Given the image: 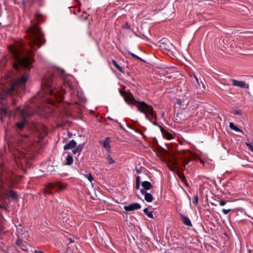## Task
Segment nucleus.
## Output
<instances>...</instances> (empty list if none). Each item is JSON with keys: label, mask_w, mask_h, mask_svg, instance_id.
<instances>
[{"label": "nucleus", "mask_w": 253, "mask_h": 253, "mask_svg": "<svg viewBox=\"0 0 253 253\" xmlns=\"http://www.w3.org/2000/svg\"><path fill=\"white\" fill-rule=\"evenodd\" d=\"M57 73L62 75L63 71L55 69L49 72L45 76L42 82V90L39 92V96L42 98L43 101L48 103L53 104L55 100L60 102L64 99L63 89L54 86V77Z\"/></svg>", "instance_id": "1"}, {"label": "nucleus", "mask_w": 253, "mask_h": 253, "mask_svg": "<svg viewBox=\"0 0 253 253\" xmlns=\"http://www.w3.org/2000/svg\"><path fill=\"white\" fill-rule=\"evenodd\" d=\"M9 49L14 60L13 67L16 69L18 70L19 66L27 70L29 65L32 64L34 54L31 50H25L22 43L15 45H10Z\"/></svg>", "instance_id": "2"}, {"label": "nucleus", "mask_w": 253, "mask_h": 253, "mask_svg": "<svg viewBox=\"0 0 253 253\" xmlns=\"http://www.w3.org/2000/svg\"><path fill=\"white\" fill-rule=\"evenodd\" d=\"M27 35L30 40V46L34 48V45H37L40 47L44 44L43 35L41 29L37 24H33L27 30Z\"/></svg>", "instance_id": "3"}, {"label": "nucleus", "mask_w": 253, "mask_h": 253, "mask_svg": "<svg viewBox=\"0 0 253 253\" xmlns=\"http://www.w3.org/2000/svg\"><path fill=\"white\" fill-rule=\"evenodd\" d=\"M28 76L26 75L22 76L20 79L16 81L12 85V87L7 90H0V101L4 100L6 97L7 94H11L12 92L18 87H23L28 80Z\"/></svg>", "instance_id": "4"}, {"label": "nucleus", "mask_w": 253, "mask_h": 253, "mask_svg": "<svg viewBox=\"0 0 253 253\" xmlns=\"http://www.w3.org/2000/svg\"><path fill=\"white\" fill-rule=\"evenodd\" d=\"M8 147L18 167H20L26 162V155L23 151L12 144H9Z\"/></svg>", "instance_id": "5"}, {"label": "nucleus", "mask_w": 253, "mask_h": 253, "mask_svg": "<svg viewBox=\"0 0 253 253\" xmlns=\"http://www.w3.org/2000/svg\"><path fill=\"white\" fill-rule=\"evenodd\" d=\"M137 103V109L141 113L145 115H150L151 116L155 117L156 114L154 113L153 108L152 106L149 105L144 101H136Z\"/></svg>", "instance_id": "6"}, {"label": "nucleus", "mask_w": 253, "mask_h": 253, "mask_svg": "<svg viewBox=\"0 0 253 253\" xmlns=\"http://www.w3.org/2000/svg\"><path fill=\"white\" fill-rule=\"evenodd\" d=\"M33 114V113L31 111L30 108L28 106L26 107L21 111L22 120L16 124V126L18 129L22 130L23 128L25 123L26 118L32 116Z\"/></svg>", "instance_id": "7"}, {"label": "nucleus", "mask_w": 253, "mask_h": 253, "mask_svg": "<svg viewBox=\"0 0 253 253\" xmlns=\"http://www.w3.org/2000/svg\"><path fill=\"white\" fill-rule=\"evenodd\" d=\"M66 187V184H64L60 181H57L54 183H49L46 187L45 193L46 194L52 193L51 190L56 189L58 191H63Z\"/></svg>", "instance_id": "8"}, {"label": "nucleus", "mask_w": 253, "mask_h": 253, "mask_svg": "<svg viewBox=\"0 0 253 253\" xmlns=\"http://www.w3.org/2000/svg\"><path fill=\"white\" fill-rule=\"evenodd\" d=\"M167 166L169 169L172 171L178 170L179 168V166L177 159L174 157H170L167 163Z\"/></svg>", "instance_id": "9"}, {"label": "nucleus", "mask_w": 253, "mask_h": 253, "mask_svg": "<svg viewBox=\"0 0 253 253\" xmlns=\"http://www.w3.org/2000/svg\"><path fill=\"white\" fill-rule=\"evenodd\" d=\"M141 205L137 203H134L129 204L128 206H126L124 207V209L126 211H132L135 210H139L141 208Z\"/></svg>", "instance_id": "10"}, {"label": "nucleus", "mask_w": 253, "mask_h": 253, "mask_svg": "<svg viewBox=\"0 0 253 253\" xmlns=\"http://www.w3.org/2000/svg\"><path fill=\"white\" fill-rule=\"evenodd\" d=\"M231 81L233 85L241 88H248L249 86L244 81H237L235 79H231Z\"/></svg>", "instance_id": "11"}, {"label": "nucleus", "mask_w": 253, "mask_h": 253, "mask_svg": "<svg viewBox=\"0 0 253 253\" xmlns=\"http://www.w3.org/2000/svg\"><path fill=\"white\" fill-rule=\"evenodd\" d=\"M110 142V138L108 137H106L104 140L101 141L100 143L103 145V147L106 149V151L110 152L111 149Z\"/></svg>", "instance_id": "12"}, {"label": "nucleus", "mask_w": 253, "mask_h": 253, "mask_svg": "<svg viewBox=\"0 0 253 253\" xmlns=\"http://www.w3.org/2000/svg\"><path fill=\"white\" fill-rule=\"evenodd\" d=\"M140 192L142 195H144L145 200L147 202H151L153 201L154 198L152 194L147 193L146 191H145V189H141Z\"/></svg>", "instance_id": "13"}, {"label": "nucleus", "mask_w": 253, "mask_h": 253, "mask_svg": "<svg viewBox=\"0 0 253 253\" xmlns=\"http://www.w3.org/2000/svg\"><path fill=\"white\" fill-rule=\"evenodd\" d=\"M120 93L123 96L125 101L127 103L133 104L134 102H136V101H137L136 100H134L133 99H132L131 96L127 95L126 92L120 91Z\"/></svg>", "instance_id": "14"}, {"label": "nucleus", "mask_w": 253, "mask_h": 253, "mask_svg": "<svg viewBox=\"0 0 253 253\" xmlns=\"http://www.w3.org/2000/svg\"><path fill=\"white\" fill-rule=\"evenodd\" d=\"M77 144L76 142L74 140H71L68 144L64 146V150H69L75 147Z\"/></svg>", "instance_id": "15"}, {"label": "nucleus", "mask_w": 253, "mask_h": 253, "mask_svg": "<svg viewBox=\"0 0 253 253\" xmlns=\"http://www.w3.org/2000/svg\"><path fill=\"white\" fill-rule=\"evenodd\" d=\"M180 216L182 219L183 223L185 225L187 226H192V224L191 223V222L188 217L182 214H180Z\"/></svg>", "instance_id": "16"}, {"label": "nucleus", "mask_w": 253, "mask_h": 253, "mask_svg": "<svg viewBox=\"0 0 253 253\" xmlns=\"http://www.w3.org/2000/svg\"><path fill=\"white\" fill-rule=\"evenodd\" d=\"M6 194L8 197L11 198L12 199H17L18 198L17 193L12 190L7 191Z\"/></svg>", "instance_id": "17"}, {"label": "nucleus", "mask_w": 253, "mask_h": 253, "mask_svg": "<svg viewBox=\"0 0 253 253\" xmlns=\"http://www.w3.org/2000/svg\"><path fill=\"white\" fill-rule=\"evenodd\" d=\"M142 186L143 187V188L142 189H145V191H146V190L150 189L152 187V185L151 184V183L147 181H143L142 183Z\"/></svg>", "instance_id": "18"}, {"label": "nucleus", "mask_w": 253, "mask_h": 253, "mask_svg": "<svg viewBox=\"0 0 253 253\" xmlns=\"http://www.w3.org/2000/svg\"><path fill=\"white\" fill-rule=\"evenodd\" d=\"M186 119L185 117H183V113L181 111L177 113L176 115V120L177 122H181Z\"/></svg>", "instance_id": "19"}, {"label": "nucleus", "mask_w": 253, "mask_h": 253, "mask_svg": "<svg viewBox=\"0 0 253 253\" xmlns=\"http://www.w3.org/2000/svg\"><path fill=\"white\" fill-rule=\"evenodd\" d=\"M112 63L113 64V65L119 71H120L122 73H123V69L118 64L117 62L114 60H112Z\"/></svg>", "instance_id": "20"}, {"label": "nucleus", "mask_w": 253, "mask_h": 253, "mask_svg": "<svg viewBox=\"0 0 253 253\" xmlns=\"http://www.w3.org/2000/svg\"><path fill=\"white\" fill-rule=\"evenodd\" d=\"M230 128L231 129L234 130L237 132H241L242 130L239 128L237 126H235L233 123H230L229 124Z\"/></svg>", "instance_id": "21"}, {"label": "nucleus", "mask_w": 253, "mask_h": 253, "mask_svg": "<svg viewBox=\"0 0 253 253\" xmlns=\"http://www.w3.org/2000/svg\"><path fill=\"white\" fill-rule=\"evenodd\" d=\"M163 135L166 139L169 140H170L172 138V135L166 130L163 132Z\"/></svg>", "instance_id": "22"}, {"label": "nucleus", "mask_w": 253, "mask_h": 253, "mask_svg": "<svg viewBox=\"0 0 253 253\" xmlns=\"http://www.w3.org/2000/svg\"><path fill=\"white\" fill-rule=\"evenodd\" d=\"M73 162V159L71 155H69L66 158V164L68 165H71Z\"/></svg>", "instance_id": "23"}, {"label": "nucleus", "mask_w": 253, "mask_h": 253, "mask_svg": "<svg viewBox=\"0 0 253 253\" xmlns=\"http://www.w3.org/2000/svg\"><path fill=\"white\" fill-rule=\"evenodd\" d=\"M144 212L150 218H153V214L152 211H149L147 208H145L144 211Z\"/></svg>", "instance_id": "24"}, {"label": "nucleus", "mask_w": 253, "mask_h": 253, "mask_svg": "<svg viewBox=\"0 0 253 253\" xmlns=\"http://www.w3.org/2000/svg\"><path fill=\"white\" fill-rule=\"evenodd\" d=\"M145 117L147 119L149 120L151 122L153 123L154 125H157L156 122H153V119L155 118V120H156V117H155V116L154 117L151 116L149 114L146 115Z\"/></svg>", "instance_id": "25"}, {"label": "nucleus", "mask_w": 253, "mask_h": 253, "mask_svg": "<svg viewBox=\"0 0 253 253\" xmlns=\"http://www.w3.org/2000/svg\"><path fill=\"white\" fill-rule=\"evenodd\" d=\"M191 161V159L188 158H184L182 160V164L183 166L186 167L189 163Z\"/></svg>", "instance_id": "26"}, {"label": "nucleus", "mask_w": 253, "mask_h": 253, "mask_svg": "<svg viewBox=\"0 0 253 253\" xmlns=\"http://www.w3.org/2000/svg\"><path fill=\"white\" fill-rule=\"evenodd\" d=\"M72 10L75 14H76L77 13L80 11V5L79 6L72 7Z\"/></svg>", "instance_id": "27"}, {"label": "nucleus", "mask_w": 253, "mask_h": 253, "mask_svg": "<svg viewBox=\"0 0 253 253\" xmlns=\"http://www.w3.org/2000/svg\"><path fill=\"white\" fill-rule=\"evenodd\" d=\"M232 113L235 115H241L242 114V111L240 109H234L232 111Z\"/></svg>", "instance_id": "28"}, {"label": "nucleus", "mask_w": 253, "mask_h": 253, "mask_svg": "<svg viewBox=\"0 0 253 253\" xmlns=\"http://www.w3.org/2000/svg\"><path fill=\"white\" fill-rule=\"evenodd\" d=\"M84 176L88 179V180L91 182L93 180V177L90 173L84 174Z\"/></svg>", "instance_id": "29"}, {"label": "nucleus", "mask_w": 253, "mask_h": 253, "mask_svg": "<svg viewBox=\"0 0 253 253\" xmlns=\"http://www.w3.org/2000/svg\"><path fill=\"white\" fill-rule=\"evenodd\" d=\"M3 169V166H1L0 167V171L2 170ZM4 172L0 171V177L1 180H2V179L4 178Z\"/></svg>", "instance_id": "30"}, {"label": "nucleus", "mask_w": 253, "mask_h": 253, "mask_svg": "<svg viewBox=\"0 0 253 253\" xmlns=\"http://www.w3.org/2000/svg\"><path fill=\"white\" fill-rule=\"evenodd\" d=\"M198 202V196L197 195H195L194 196L193 199V200H192V203L196 205L197 204Z\"/></svg>", "instance_id": "31"}, {"label": "nucleus", "mask_w": 253, "mask_h": 253, "mask_svg": "<svg viewBox=\"0 0 253 253\" xmlns=\"http://www.w3.org/2000/svg\"><path fill=\"white\" fill-rule=\"evenodd\" d=\"M107 160L109 164H112L114 163V161L112 159V158L111 157L110 155H109L107 158Z\"/></svg>", "instance_id": "32"}, {"label": "nucleus", "mask_w": 253, "mask_h": 253, "mask_svg": "<svg viewBox=\"0 0 253 253\" xmlns=\"http://www.w3.org/2000/svg\"><path fill=\"white\" fill-rule=\"evenodd\" d=\"M81 151V149L79 147H77L76 149L73 150V153L74 154L79 153Z\"/></svg>", "instance_id": "33"}, {"label": "nucleus", "mask_w": 253, "mask_h": 253, "mask_svg": "<svg viewBox=\"0 0 253 253\" xmlns=\"http://www.w3.org/2000/svg\"><path fill=\"white\" fill-rule=\"evenodd\" d=\"M231 211V209H222V212L225 214H228L230 211Z\"/></svg>", "instance_id": "34"}, {"label": "nucleus", "mask_w": 253, "mask_h": 253, "mask_svg": "<svg viewBox=\"0 0 253 253\" xmlns=\"http://www.w3.org/2000/svg\"><path fill=\"white\" fill-rule=\"evenodd\" d=\"M87 14L86 13H84L82 15V16H81V19H82V20H84V19H87Z\"/></svg>", "instance_id": "35"}, {"label": "nucleus", "mask_w": 253, "mask_h": 253, "mask_svg": "<svg viewBox=\"0 0 253 253\" xmlns=\"http://www.w3.org/2000/svg\"><path fill=\"white\" fill-rule=\"evenodd\" d=\"M130 54H131V55L133 57H134V58H136V59H138V60H141V58L140 57H138V56H137L136 55L134 54V53H130Z\"/></svg>", "instance_id": "36"}, {"label": "nucleus", "mask_w": 253, "mask_h": 253, "mask_svg": "<svg viewBox=\"0 0 253 253\" xmlns=\"http://www.w3.org/2000/svg\"><path fill=\"white\" fill-rule=\"evenodd\" d=\"M246 145L249 147V149L253 152V145L246 143Z\"/></svg>", "instance_id": "37"}, {"label": "nucleus", "mask_w": 253, "mask_h": 253, "mask_svg": "<svg viewBox=\"0 0 253 253\" xmlns=\"http://www.w3.org/2000/svg\"><path fill=\"white\" fill-rule=\"evenodd\" d=\"M226 204V202L224 200H221L219 201V205L221 206L225 205Z\"/></svg>", "instance_id": "38"}, {"label": "nucleus", "mask_w": 253, "mask_h": 253, "mask_svg": "<svg viewBox=\"0 0 253 253\" xmlns=\"http://www.w3.org/2000/svg\"><path fill=\"white\" fill-rule=\"evenodd\" d=\"M123 27L125 29H129L130 28V26H129L127 23H126L123 26Z\"/></svg>", "instance_id": "39"}, {"label": "nucleus", "mask_w": 253, "mask_h": 253, "mask_svg": "<svg viewBox=\"0 0 253 253\" xmlns=\"http://www.w3.org/2000/svg\"><path fill=\"white\" fill-rule=\"evenodd\" d=\"M136 183H140V177L139 176L136 177Z\"/></svg>", "instance_id": "40"}, {"label": "nucleus", "mask_w": 253, "mask_h": 253, "mask_svg": "<svg viewBox=\"0 0 253 253\" xmlns=\"http://www.w3.org/2000/svg\"><path fill=\"white\" fill-rule=\"evenodd\" d=\"M35 253H44L43 251L41 250H35L34 252Z\"/></svg>", "instance_id": "41"}, {"label": "nucleus", "mask_w": 253, "mask_h": 253, "mask_svg": "<svg viewBox=\"0 0 253 253\" xmlns=\"http://www.w3.org/2000/svg\"><path fill=\"white\" fill-rule=\"evenodd\" d=\"M140 188V183H136V188L139 189Z\"/></svg>", "instance_id": "42"}, {"label": "nucleus", "mask_w": 253, "mask_h": 253, "mask_svg": "<svg viewBox=\"0 0 253 253\" xmlns=\"http://www.w3.org/2000/svg\"><path fill=\"white\" fill-rule=\"evenodd\" d=\"M177 103L178 104H179V105H181V104H182V101H181V99H177Z\"/></svg>", "instance_id": "43"}, {"label": "nucleus", "mask_w": 253, "mask_h": 253, "mask_svg": "<svg viewBox=\"0 0 253 253\" xmlns=\"http://www.w3.org/2000/svg\"><path fill=\"white\" fill-rule=\"evenodd\" d=\"M182 151L183 153H190V152L188 150H182Z\"/></svg>", "instance_id": "44"}, {"label": "nucleus", "mask_w": 253, "mask_h": 253, "mask_svg": "<svg viewBox=\"0 0 253 253\" xmlns=\"http://www.w3.org/2000/svg\"><path fill=\"white\" fill-rule=\"evenodd\" d=\"M194 77H195V79H196V80L197 81V84H199V81H198V79L197 77H196V76H194Z\"/></svg>", "instance_id": "45"}, {"label": "nucleus", "mask_w": 253, "mask_h": 253, "mask_svg": "<svg viewBox=\"0 0 253 253\" xmlns=\"http://www.w3.org/2000/svg\"><path fill=\"white\" fill-rule=\"evenodd\" d=\"M20 242H21V241L18 240V241H17V244L18 246H19V245H20Z\"/></svg>", "instance_id": "46"}, {"label": "nucleus", "mask_w": 253, "mask_h": 253, "mask_svg": "<svg viewBox=\"0 0 253 253\" xmlns=\"http://www.w3.org/2000/svg\"><path fill=\"white\" fill-rule=\"evenodd\" d=\"M136 172H137V173H140V171L139 169H136Z\"/></svg>", "instance_id": "47"}, {"label": "nucleus", "mask_w": 253, "mask_h": 253, "mask_svg": "<svg viewBox=\"0 0 253 253\" xmlns=\"http://www.w3.org/2000/svg\"><path fill=\"white\" fill-rule=\"evenodd\" d=\"M24 137H28V135H24Z\"/></svg>", "instance_id": "48"}, {"label": "nucleus", "mask_w": 253, "mask_h": 253, "mask_svg": "<svg viewBox=\"0 0 253 253\" xmlns=\"http://www.w3.org/2000/svg\"><path fill=\"white\" fill-rule=\"evenodd\" d=\"M201 163H203V160H201Z\"/></svg>", "instance_id": "49"}]
</instances>
